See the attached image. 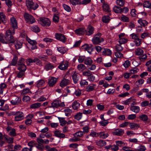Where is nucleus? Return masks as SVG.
I'll return each mask as SVG.
<instances>
[{
    "label": "nucleus",
    "instance_id": "f257e3e1",
    "mask_svg": "<svg viewBox=\"0 0 151 151\" xmlns=\"http://www.w3.org/2000/svg\"><path fill=\"white\" fill-rule=\"evenodd\" d=\"M15 33L14 30L12 32L10 30H7L5 33L6 35V40L4 42H6V44H10L11 43H14L15 40L14 38L12 35Z\"/></svg>",
    "mask_w": 151,
    "mask_h": 151
},
{
    "label": "nucleus",
    "instance_id": "f03ea898",
    "mask_svg": "<svg viewBox=\"0 0 151 151\" xmlns=\"http://www.w3.org/2000/svg\"><path fill=\"white\" fill-rule=\"evenodd\" d=\"M135 55L139 56V59L142 61H145L147 60V56L146 54H144V51L139 48L136 49L135 51Z\"/></svg>",
    "mask_w": 151,
    "mask_h": 151
},
{
    "label": "nucleus",
    "instance_id": "7ed1b4c3",
    "mask_svg": "<svg viewBox=\"0 0 151 151\" xmlns=\"http://www.w3.org/2000/svg\"><path fill=\"white\" fill-rule=\"evenodd\" d=\"M101 35L100 33H98L95 35L92 40V43L94 45H99L104 41V39L101 37Z\"/></svg>",
    "mask_w": 151,
    "mask_h": 151
},
{
    "label": "nucleus",
    "instance_id": "20e7f679",
    "mask_svg": "<svg viewBox=\"0 0 151 151\" xmlns=\"http://www.w3.org/2000/svg\"><path fill=\"white\" fill-rule=\"evenodd\" d=\"M26 4L27 9L29 10L32 9L35 10L38 7V4H34L32 0H26Z\"/></svg>",
    "mask_w": 151,
    "mask_h": 151
},
{
    "label": "nucleus",
    "instance_id": "39448f33",
    "mask_svg": "<svg viewBox=\"0 0 151 151\" xmlns=\"http://www.w3.org/2000/svg\"><path fill=\"white\" fill-rule=\"evenodd\" d=\"M39 22L43 26L48 27L51 24L50 20L47 18H41L40 19Z\"/></svg>",
    "mask_w": 151,
    "mask_h": 151
},
{
    "label": "nucleus",
    "instance_id": "423d86ee",
    "mask_svg": "<svg viewBox=\"0 0 151 151\" xmlns=\"http://www.w3.org/2000/svg\"><path fill=\"white\" fill-rule=\"evenodd\" d=\"M24 17L25 21L28 23L32 24L36 21L34 17L31 15L25 13L24 14Z\"/></svg>",
    "mask_w": 151,
    "mask_h": 151
},
{
    "label": "nucleus",
    "instance_id": "0eeeda50",
    "mask_svg": "<svg viewBox=\"0 0 151 151\" xmlns=\"http://www.w3.org/2000/svg\"><path fill=\"white\" fill-rule=\"evenodd\" d=\"M14 115H15V120L17 122L22 120L24 117V113L20 111L16 112Z\"/></svg>",
    "mask_w": 151,
    "mask_h": 151
},
{
    "label": "nucleus",
    "instance_id": "6e6552de",
    "mask_svg": "<svg viewBox=\"0 0 151 151\" xmlns=\"http://www.w3.org/2000/svg\"><path fill=\"white\" fill-rule=\"evenodd\" d=\"M125 35V34L124 33H120L119 35L118 42L120 45L125 44L128 41L127 38L124 37Z\"/></svg>",
    "mask_w": 151,
    "mask_h": 151
},
{
    "label": "nucleus",
    "instance_id": "1a4fd4ad",
    "mask_svg": "<svg viewBox=\"0 0 151 151\" xmlns=\"http://www.w3.org/2000/svg\"><path fill=\"white\" fill-rule=\"evenodd\" d=\"M21 102V98L17 96H14L13 99L10 101V103L13 105L19 104Z\"/></svg>",
    "mask_w": 151,
    "mask_h": 151
},
{
    "label": "nucleus",
    "instance_id": "9d476101",
    "mask_svg": "<svg viewBox=\"0 0 151 151\" xmlns=\"http://www.w3.org/2000/svg\"><path fill=\"white\" fill-rule=\"evenodd\" d=\"M69 66V63L67 61H63L58 66V68L63 70L67 69Z\"/></svg>",
    "mask_w": 151,
    "mask_h": 151
},
{
    "label": "nucleus",
    "instance_id": "9b49d317",
    "mask_svg": "<svg viewBox=\"0 0 151 151\" xmlns=\"http://www.w3.org/2000/svg\"><path fill=\"white\" fill-rule=\"evenodd\" d=\"M92 45L87 44H85L82 47V49L84 50H86L90 54H91L93 50L92 48Z\"/></svg>",
    "mask_w": 151,
    "mask_h": 151
},
{
    "label": "nucleus",
    "instance_id": "f8f14e48",
    "mask_svg": "<svg viewBox=\"0 0 151 151\" xmlns=\"http://www.w3.org/2000/svg\"><path fill=\"white\" fill-rule=\"evenodd\" d=\"M55 37L57 40L63 42H65L66 41V39L65 36L61 34L58 33H56L55 35Z\"/></svg>",
    "mask_w": 151,
    "mask_h": 151
},
{
    "label": "nucleus",
    "instance_id": "ddd939ff",
    "mask_svg": "<svg viewBox=\"0 0 151 151\" xmlns=\"http://www.w3.org/2000/svg\"><path fill=\"white\" fill-rule=\"evenodd\" d=\"M94 27L91 26H88L87 29V30H86V35L89 36L93 34L94 33Z\"/></svg>",
    "mask_w": 151,
    "mask_h": 151
},
{
    "label": "nucleus",
    "instance_id": "4468645a",
    "mask_svg": "<svg viewBox=\"0 0 151 151\" xmlns=\"http://www.w3.org/2000/svg\"><path fill=\"white\" fill-rule=\"evenodd\" d=\"M10 23L11 26L14 29L17 28V21L15 18L14 17H12L10 19Z\"/></svg>",
    "mask_w": 151,
    "mask_h": 151
},
{
    "label": "nucleus",
    "instance_id": "2eb2a0df",
    "mask_svg": "<svg viewBox=\"0 0 151 151\" xmlns=\"http://www.w3.org/2000/svg\"><path fill=\"white\" fill-rule=\"evenodd\" d=\"M112 133L114 135L121 136L124 134V131L122 129L118 128L115 129Z\"/></svg>",
    "mask_w": 151,
    "mask_h": 151
},
{
    "label": "nucleus",
    "instance_id": "dca6fc26",
    "mask_svg": "<svg viewBox=\"0 0 151 151\" xmlns=\"http://www.w3.org/2000/svg\"><path fill=\"white\" fill-rule=\"evenodd\" d=\"M57 79L54 77H51L49 78L48 81V85L50 86H53L56 83Z\"/></svg>",
    "mask_w": 151,
    "mask_h": 151
},
{
    "label": "nucleus",
    "instance_id": "f3484780",
    "mask_svg": "<svg viewBox=\"0 0 151 151\" xmlns=\"http://www.w3.org/2000/svg\"><path fill=\"white\" fill-rule=\"evenodd\" d=\"M54 134L55 136L60 138H64L65 137V135L58 130H56L54 132Z\"/></svg>",
    "mask_w": 151,
    "mask_h": 151
},
{
    "label": "nucleus",
    "instance_id": "a211bd4d",
    "mask_svg": "<svg viewBox=\"0 0 151 151\" xmlns=\"http://www.w3.org/2000/svg\"><path fill=\"white\" fill-rule=\"evenodd\" d=\"M37 143L42 145L43 144L47 145L49 142V140L47 139H43L39 137L37 138Z\"/></svg>",
    "mask_w": 151,
    "mask_h": 151
},
{
    "label": "nucleus",
    "instance_id": "6ab92c4d",
    "mask_svg": "<svg viewBox=\"0 0 151 151\" xmlns=\"http://www.w3.org/2000/svg\"><path fill=\"white\" fill-rule=\"evenodd\" d=\"M73 82L75 84L78 83L79 80L81 78V76L79 74L75 73L72 76Z\"/></svg>",
    "mask_w": 151,
    "mask_h": 151
},
{
    "label": "nucleus",
    "instance_id": "aec40b11",
    "mask_svg": "<svg viewBox=\"0 0 151 151\" xmlns=\"http://www.w3.org/2000/svg\"><path fill=\"white\" fill-rule=\"evenodd\" d=\"M69 83V80L64 78L61 81L60 83V86L63 88L68 85Z\"/></svg>",
    "mask_w": 151,
    "mask_h": 151
},
{
    "label": "nucleus",
    "instance_id": "412c9836",
    "mask_svg": "<svg viewBox=\"0 0 151 151\" xmlns=\"http://www.w3.org/2000/svg\"><path fill=\"white\" fill-rule=\"evenodd\" d=\"M102 54L104 55H110L112 54L111 51L110 49L104 48L102 49Z\"/></svg>",
    "mask_w": 151,
    "mask_h": 151
},
{
    "label": "nucleus",
    "instance_id": "4be33fe9",
    "mask_svg": "<svg viewBox=\"0 0 151 151\" xmlns=\"http://www.w3.org/2000/svg\"><path fill=\"white\" fill-rule=\"evenodd\" d=\"M129 126L131 129H137L139 127V124L134 123H130L129 122Z\"/></svg>",
    "mask_w": 151,
    "mask_h": 151
},
{
    "label": "nucleus",
    "instance_id": "5701e85b",
    "mask_svg": "<svg viewBox=\"0 0 151 151\" xmlns=\"http://www.w3.org/2000/svg\"><path fill=\"white\" fill-rule=\"evenodd\" d=\"M86 31L85 29L83 28H80L75 30L76 33L79 35H83Z\"/></svg>",
    "mask_w": 151,
    "mask_h": 151
},
{
    "label": "nucleus",
    "instance_id": "b1692460",
    "mask_svg": "<svg viewBox=\"0 0 151 151\" xmlns=\"http://www.w3.org/2000/svg\"><path fill=\"white\" fill-rule=\"evenodd\" d=\"M80 104L75 101L73 103L72 107L74 110H77L80 106Z\"/></svg>",
    "mask_w": 151,
    "mask_h": 151
},
{
    "label": "nucleus",
    "instance_id": "393cba45",
    "mask_svg": "<svg viewBox=\"0 0 151 151\" xmlns=\"http://www.w3.org/2000/svg\"><path fill=\"white\" fill-rule=\"evenodd\" d=\"M58 118L59 120L61 126H63L67 124V121L65 120V118L59 117H58Z\"/></svg>",
    "mask_w": 151,
    "mask_h": 151
},
{
    "label": "nucleus",
    "instance_id": "a878e982",
    "mask_svg": "<svg viewBox=\"0 0 151 151\" xmlns=\"http://www.w3.org/2000/svg\"><path fill=\"white\" fill-rule=\"evenodd\" d=\"M102 7L103 10L106 12H111L109 5L106 3H103Z\"/></svg>",
    "mask_w": 151,
    "mask_h": 151
},
{
    "label": "nucleus",
    "instance_id": "bb28decb",
    "mask_svg": "<svg viewBox=\"0 0 151 151\" xmlns=\"http://www.w3.org/2000/svg\"><path fill=\"white\" fill-rule=\"evenodd\" d=\"M130 109L132 111L135 113H138L140 110L139 107L138 106H134L130 107Z\"/></svg>",
    "mask_w": 151,
    "mask_h": 151
},
{
    "label": "nucleus",
    "instance_id": "cd10ccee",
    "mask_svg": "<svg viewBox=\"0 0 151 151\" xmlns=\"http://www.w3.org/2000/svg\"><path fill=\"white\" fill-rule=\"evenodd\" d=\"M3 137L5 139L6 141L9 143H12L13 142L14 138H13L9 137L5 134L3 135Z\"/></svg>",
    "mask_w": 151,
    "mask_h": 151
},
{
    "label": "nucleus",
    "instance_id": "c85d7f7f",
    "mask_svg": "<svg viewBox=\"0 0 151 151\" xmlns=\"http://www.w3.org/2000/svg\"><path fill=\"white\" fill-rule=\"evenodd\" d=\"M83 132L81 131H78L74 134V136L77 138L82 137L84 135Z\"/></svg>",
    "mask_w": 151,
    "mask_h": 151
},
{
    "label": "nucleus",
    "instance_id": "c756f323",
    "mask_svg": "<svg viewBox=\"0 0 151 151\" xmlns=\"http://www.w3.org/2000/svg\"><path fill=\"white\" fill-rule=\"evenodd\" d=\"M113 10L116 13H121L122 12V8L119 6H115L113 8Z\"/></svg>",
    "mask_w": 151,
    "mask_h": 151
},
{
    "label": "nucleus",
    "instance_id": "7c9ffc66",
    "mask_svg": "<svg viewBox=\"0 0 151 151\" xmlns=\"http://www.w3.org/2000/svg\"><path fill=\"white\" fill-rule=\"evenodd\" d=\"M41 105L40 103L37 102L31 105L30 108L32 109H36L40 107Z\"/></svg>",
    "mask_w": 151,
    "mask_h": 151
},
{
    "label": "nucleus",
    "instance_id": "2f4dec72",
    "mask_svg": "<svg viewBox=\"0 0 151 151\" xmlns=\"http://www.w3.org/2000/svg\"><path fill=\"white\" fill-rule=\"evenodd\" d=\"M59 101L58 100H55L51 103V106L50 107H53V108H57L59 107Z\"/></svg>",
    "mask_w": 151,
    "mask_h": 151
},
{
    "label": "nucleus",
    "instance_id": "473e14b6",
    "mask_svg": "<svg viewBox=\"0 0 151 151\" xmlns=\"http://www.w3.org/2000/svg\"><path fill=\"white\" fill-rule=\"evenodd\" d=\"M96 85L92 84L91 85H89L86 88V90L87 91H91L94 90Z\"/></svg>",
    "mask_w": 151,
    "mask_h": 151
},
{
    "label": "nucleus",
    "instance_id": "72a5a7b5",
    "mask_svg": "<svg viewBox=\"0 0 151 151\" xmlns=\"http://www.w3.org/2000/svg\"><path fill=\"white\" fill-rule=\"evenodd\" d=\"M22 43L19 41H16L14 44L15 47L16 49L21 48L22 46Z\"/></svg>",
    "mask_w": 151,
    "mask_h": 151
},
{
    "label": "nucleus",
    "instance_id": "f704fd0d",
    "mask_svg": "<svg viewBox=\"0 0 151 151\" xmlns=\"http://www.w3.org/2000/svg\"><path fill=\"white\" fill-rule=\"evenodd\" d=\"M55 14L53 17V21L55 23H58L59 21V13Z\"/></svg>",
    "mask_w": 151,
    "mask_h": 151
},
{
    "label": "nucleus",
    "instance_id": "c9c22d12",
    "mask_svg": "<svg viewBox=\"0 0 151 151\" xmlns=\"http://www.w3.org/2000/svg\"><path fill=\"white\" fill-rule=\"evenodd\" d=\"M96 145L100 146H103L106 144V142L104 140H100L96 142Z\"/></svg>",
    "mask_w": 151,
    "mask_h": 151
},
{
    "label": "nucleus",
    "instance_id": "e433bc0d",
    "mask_svg": "<svg viewBox=\"0 0 151 151\" xmlns=\"http://www.w3.org/2000/svg\"><path fill=\"white\" fill-rule=\"evenodd\" d=\"M143 6L144 7L151 8V3L148 1H146L143 3Z\"/></svg>",
    "mask_w": 151,
    "mask_h": 151
},
{
    "label": "nucleus",
    "instance_id": "4c0bfd02",
    "mask_svg": "<svg viewBox=\"0 0 151 151\" xmlns=\"http://www.w3.org/2000/svg\"><path fill=\"white\" fill-rule=\"evenodd\" d=\"M6 40V35L2 33H0V42L4 44H6V42H4Z\"/></svg>",
    "mask_w": 151,
    "mask_h": 151
},
{
    "label": "nucleus",
    "instance_id": "58836bf2",
    "mask_svg": "<svg viewBox=\"0 0 151 151\" xmlns=\"http://www.w3.org/2000/svg\"><path fill=\"white\" fill-rule=\"evenodd\" d=\"M93 62L92 60L90 58H87L84 60V63L87 65H90Z\"/></svg>",
    "mask_w": 151,
    "mask_h": 151
},
{
    "label": "nucleus",
    "instance_id": "ea45409f",
    "mask_svg": "<svg viewBox=\"0 0 151 151\" xmlns=\"http://www.w3.org/2000/svg\"><path fill=\"white\" fill-rule=\"evenodd\" d=\"M54 68V66L50 63L47 64L45 66V69L46 70H51Z\"/></svg>",
    "mask_w": 151,
    "mask_h": 151
},
{
    "label": "nucleus",
    "instance_id": "a19ab883",
    "mask_svg": "<svg viewBox=\"0 0 151 151\" xmlns=\"http://www.w3.org/2000/svg\"><path fill=\"white\" fill-rule=\"evenodd\" d=\"M18 57L15 56L12 59L11 63L10 64V65L14 66L16 65L17 62Z\"/></svg>",
    "mask_w": 151,
    "mask_h": 151
},
{
    "label": "nucleus",
    "instance_id": "79ce46f5",
    "mask_svg": "<svg viewBox=\"0 0 151 151\" xmlns=\"http://www.w3.org/2000/svg\"><path fill=\"white\" fill-rule=\"evenodd\" d=\"M139 118L140 120L145 122H147L148 119L147 115L145 114H142L139 116Z\"/></svg>",
    "mask_w": 151,
    "mask_h": 151
},
{
    "label": "nucleus",
    "instance_id": "37998d69",
    "mask_svg": "<svg viewBox=\"0 0 151 151\" xmlns=\"http://www.w3.org/2000/svg\"><path fill=\"white\" fill-rule=\"evenodd\" d=\"M57 50L63 54L67 51V49L63 47H57Z\"/></svg>",
    "mask_w": 151,
    "mask_h": 151
},
{
    "label": "nucleus",
    "instance_id": "c03bdc74",
    "mask_svg": "<svg viewBox=\"0 0 151 151\" xmlns=\"http://www.w3.org/2000/svg\"><path fill=\"white\" fill-rule=\"evenodd\" d=\"M116 3L117 5L123 7L125 4V1L124 0H116Z\"/></svg>",
    "mask_w": 151,
    "mask_h": 151
},
{
    "label": "nucleus",
    "instance_id": "a18cd8bd",
    "mask_svg": "<svg viewBox=\"0 0 151 151\" xmlns=\"http://www.w3.org/2000/svg\"><path fill=\"white\" fill-rule=\"evenodd\" d=\"M6 85L4 83H2L0 84V94H3L4 89L6 88Z\"/></svg>",
    "mask_w": 151,
    "mask_h": 151
},
{
    "label": "nucleus",
    "instance_id": "49530a36",
    "mask_svg": "<svg viewBox=\"0 0 151 151\" xmlns=\"http://www.w3.org/2000/svg\"><path fill=\"white\" fill-rule=\"evenodd\" d=\"M31 29L35 32H38L40 31V29L37 25L33 26L31 27Z\"/></svg>",
    "mask_w": 151,
    "mask_h": 151
},
{
    "label": "nucleus",
    "instance_id": "de8ad7c7",
    "mask_svg": "<svg viewBox=\"0 0 151 151\" xmlns=\"http://www.w3.org/2000/svg\"><path fill=\"white\" fill-rule=\"evenodd\" d=\"M77 68L78 70L81 71H83L86 68L85 66L83 64H81L78 65Z\"/></svg>",
    "mask_w": 151,
    "mask_h": 151
},
{
    "label": "nucleus",
    "instance_id": "09e8293b",
    "mask_svg": "<svg viewBox=\"0 0 151 151\" xmlns=\"http://www.w3.org/2000/svg\"><path fill=\"white\" fill-rule=\"evenodd\" d=\"M46 151H58L57 149L54 147L51 148L49 145H46L45 147Z\"/></svg>",
    "mask_w": 151,
    "mask_h": 151
},
{
    "label": "nucleus",
    "instance_id": "8fccbe9b",
    "mask_svg": "<svg viewBox=\"0 0 151 151\" xmlns=\"http://www.w3.org/2000/svg\"><path fill=\"white\" fill-rule=\"evenodd\" d=\"M17 69L19 71H25L27 69L26 66L25 65L17 66Z\"/></svg>",
    "mask_w": 151,
    "mask_h": 151
},
{
    "label": "nucleus",
    "instance_id": "3c124183",
    "mask_svg": "<svg viewBox=\"0 0 151 151\" xmlns=\"http://www.w3.org/2000/svg\"><path fill=\"white\" fill-rule=\"evenodd\" d=\"M99 135L101 138L105 139L108 136L109 134L108 133H105L104 132H102L99 133Z\"/></svg>",
    "mask_w": 151,
    "mask_h": 151
},
{
    "label": "nucleus",
    "instance_id": "603ef678",
    "mask_svg": "<svg viewBox=\"0 0 151 151\" xmlns=\"http://www.w3.org/2000/svg\"><path fill=\"white\" fill-rule=\"evenodd\" d=\"M0 20L2 22L4 23H5L4 21L6 20V16L2 12H0Z\"/></svg>",
    "mask_w": 151,
    "mask_h": 151
},
{
    "label": "nucleus",
    "instance_id": "864d4df0",
    "mask_svg": "<svg viewBox=\"0 0 151 151\" xmlns=\"http://www.w3.org/2000/svg\"><path fill=\"white\" fill-rule=\"evenodd\" d=\"M45 81L42 79H41L37 81V86L38 87L43 86L45 84Z\"/></svg>",
    "mask_w": 151,
    "mask_h": 151
},
{
    "label": "nucleus",
    "instance_id": "5fc2aeb1",
    "mask_svg": "<svg viewBox=\"0 0 151 151\" xmlns=\"http://www.w3.org/2000/svg\"><path fill=\"white\" fill-rule=\"evenodd\" d=\"M121 19L123 21L125 22H128L129 21V18L124 15H122L121 17Z\"/></svg>",
    "mask_w": 151,
    "mask_h": 151
},
{
    "label": "nucleus",
    "instance_id": "6e6d98bb",
    "mask_svg": "<svg viewBox=\"0 0 151 151\" xmlns=\"http://www.w3.org/2000/svg\"><path fill=\"white\" fill-rule=\"evenodd\" d=\"M102 21L103 22L105 23L109 22L110 19V17L108 16H104L102 17Z\"/></svg>",
    "mask_w": 151,
    "mask_h": 151
},
{
    "label": "nucleus",
    "instance_id": "4d7b16f0",
    "mask_svg": "<svg viewBox=\"0 0 151 151\" xmlns=\"http://www.w3.org/2000/svg\"><path fill=\"white\" fill-rule=\"evenodd\" d=\"M70 2L73 5L81 4L80 1L79 0H70Z\"/></svg>",
    "mask_w": 151,
    "mask_h": 151
},
{
    "label": "nucleus",
    "instance_id": "13d9d810",
    "mask_svg": "<svg viewBox=\"0 0 151 151\" xmlns=\"http://www.w3.org/2000/svg\"><path fill=\"white\" fill-rule=\"evenodd\" d=\"M134 42L136 46H139L142 43V40L139 37L135 41H134Z\"/></svg>",
    "mask_w": 151,
    "mask_h": 151
},
{
    "label": "nucleus",
    "instance_id": "bf43d9fd",
    "mask_svg": "<svg viewBox=\"0 0 151 151\" xmlns=\"http://www.w3.org/2000/svg\"><path fill=\"white\" fill-rule=\"evenodd\" d=\"M25 71H19L17 75V77L19 78H20L25 76Z\"/></svg>",
    "mask_w": 151,
    "mask_h": 151
},
{
    "label": "nucleus",
    "instance_id": "052dcab7",
    "mask_svg": "<svg viewBox=\"0 0 151 151\" xmlns=\"http://www.w3.org/2000/svg\"><path fill=\"white\" fill-rule=\"evenodd\" d=\"M97 76V75L96 74H95V75H93L92 73L90 75L89 77H88V79L90 81H94L95 79V76Z\"/></svg>",
    "mask_w": 151,
    "mask_h": 151
},
{
    "label": "nucleus",
    "instance_id": "680f3d73",
    "mask_svg": "<svg viewBox=\"0 0 151 151\" xmlns=\"http://www.w3.org/2000/svg\"><path fill=\"white\" fill-rule=\"evenodd\" d=\"M121 45L119 44V45H117L115 46V49L117 52H120L123 50V47L121 46Z\"/></svg>",
    "mask_w": 151,
    "mask_h": 151
},
{
    "label": "nucleus",
    "instance_id": "e2e57ef3",
    "mask_svg": "<svg viewBox=\"0 0 151 151\" xmlns=\"http://www.w3.org/2000/svg\"><path fill=\"white\" fill-rule=\"evenodd\" d=\"M36 147L38 150L40 151H42L44 150V147L43 145L38 143L37 144L36 143Z\"/></svg>",
    "mask_w": 151,
    "mask_h": 151
},
{
    "label": "nucleus",
    "instance_id": "0e129e2a",
    "mask_svg": "<svg viewBox=\"0 0 151 151\" xmlns=\"http://www.w3.org/2000/svg\"><path fill=\"white\" fill-rule=\"evenodd\" d=\"M31 99L30 97L28 96H24L22 98V101L25 102H28Z\"/></svg>",
    "mask_w": 151,
    "mask_h": 151
},
{
    "label": "nucleus",
    "instance_id": "69168bd1",
    "mask_svg": "<svg viewBox=\"0 0 151 151\" xmlns=\"http://www.w3.org/2000/svg\"><path fill=\"white\" fill-rule=\"evenodd\" d=\"M64 9L68 12L71 11V9L70 7L68 5L63 4V5Z\"/></svg>",
    "mask_w": 151,
    "mask_h": 151
},
{
    "label": "nucleus",
    "instance_id": "338daca9",
    "mask_svg": "<svg viewBox=\"0 0 151 151\" xmlns=\"http://www.w3.org/2000/svg\"><path fill=\"white\" fill-rule=\"evenodd\" d=\"M29 92H31L29 89L28 88H27L24 89L21 93V94L23 95H25Z\"/></svg>",
    "mask_w": 151,
    "mask_h": 151
},
{
    "label": "nucleus",
    "instance_id": "774afa93",
    "mask_svg": "<svg viewBox=\"0 0 151 151\" xmlns=\"http://www.w3.org/2000/svg\"><path fill=\"white\" fill-rule=\"evenodd\" d=\"M130 35L132 37V39L134 40V41H135L139 37L138 34H137L133 33L131 34Z\"/></svg>",
    "mask_w": 151,
    "mask_h": 151
}]
</instances>
